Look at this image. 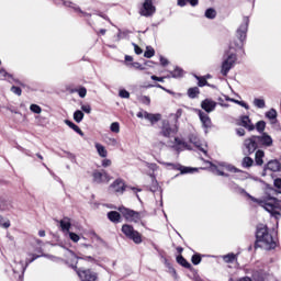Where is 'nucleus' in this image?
Returning <instances> with one entry per match:
<instances>
[{
	"instance_id": "obj_1",
	"label": "nucleus",
	"mask_w": 281,
	"mask_h": 281,
	"mask_svg": "<svg viewBox=\"0 0 281 281\" xmlns=\"http://www.w3.org/2000/svg\"><path fill=\"white\" fill-rule=\"evenodd\" d=\"M256 238H257L255 244L256 248L260 247L261 249H266V251H269L271 249H276L277 247L273 235L269 234V229L265 224H259L257 226Z\"/></svg>"
},
{
	"instance_id": "obj_2",
	"label": "nucleus",
	"mask_w": 281,
	"mask_h": 281,
	"mask_svg": "<svg viewBox=\"0 0 281 281\" xmlns=\"http://www.w3.org/2000/svg\"><path fill=\"white\" fill-rule=\"evenodd\" d=\"M238 193L245 194V196H248V199H250V201H254V203H258V205H260V207H263V210L266 212H269L270 214H272V216H276V218H278V216H280V213L278 211H276V210H278V205H280V203L278 202V198L270 196L267 200H258V199L254 198L251 194L247 193V191H245V189H243V188L238 189Z\"/></svg>"
},
{
	"instance_id": "obj_3",
	"label": "nucleus",
	"mask_w": 281,
	"mask_h": 281,
	"mask_svg": "<svg viewBox=\"0 0 281 281\" xmlns=\"http://www.w3.org/2000/svg\"><path fill=\"white\" fill-rule=\"evenodd\" d=\"M247 30H249V18L245 16L236 32L239 43L232 44L231 47H234L235 49H243L245 41L247 40Z\"/></svg>"
},
{
	"instance_id": "obj_4",
	"label": "nucleus",
	"mask_w": 281,
	"mask_h": 281,
	"mask_svg": "<svg viewBox=\"0 0 281 281\" xmlns=\"http://www.w3.org/2000/svg\"><path fill=\"white\" fill-rule=\"evenodd\" d=\"M244 271L245 273H251L254 281H278L273 274H269L262 270L245 268Z\"/></svg>"
},
{
	"instance_id": "obj_5",
	"label": "nucleus",
	"mask_w": 281,
	"mask_h": 281,
	"mask_svg": "<svg viewBox=\"0 0 281 281\" xmlns=\"http://www.w3.org/2000/svg\"><path fill=\"white\" fill-rule=\"evenodd\" d=\"M119 212L126 218V221H130V223H139L142 218H144V214L124 206H120Z\"/></svg>"
},
{
	"instance_id": "obj_6",
	"label": "nucleus",
	"mask_w": 281,
	"mask_h": 281,
	"mask_svg": "<svg viewBox=\"0 0 281 281\" xmlns=\"http://www.w3.org/2000/svg\"><path fill=\"white\" fill-rule=\"evenodd\" d=\"M238 57L235 53H228L222 63L221 74L222 76H227L232 68L236 65Z\"/></svg>"
},
{
	"instance_id": "obj_7",
	"label": "nucleus",
	"mask_w": 281,
	"mask_h": 281,
	"mask_svg": "<svg viewBox=\"0 0 281 281\" xmlns=\"http://www.w3.org/2000/svg\"><path fill=\"white\" fill-rule=\"evenodd\" d=\"M122 232L127 238H130V240H133V243H135L136 245H140L142 234H139V232L135 231V228H133V226H131L128 224H124L122 226Z\"/></svg>"
},
{
	"instance_id": "obj_8",
	"label": "nucleus",
	"mask_w": 281,
	"mask_h": 281,
	"mask_svg": "<svg viewBox=\"0 0 281 281\" xmlns=\"http://www.w3.org/2000/svg\"><path fill=\"white\" fill-rule=\"evenodd\" d=\"M244 148L246 150V155H254L260 145L258 144V138L256 136H251L244 140Z\"/></svg>"
},
{
	"instance_id": "obj_9",
	"label": "nucleus",
	"mask_w": 281,
	"mask_h": 281,
	"mask_svg": "<svg viewBox=\"0 0 281 281\" xmlns=\"http://www.w3.org/2000/svg\"><path fill=\"white\" fill-rule=\"evenodd\" d=\"M125 190H126V184L124 183L123 179H116L108 188V192L110 194H124Z\"/></svg>"
},
{
	"instance_id": "obj_10",
	"label": "nucleus",
	"mask_w": 281,
	"mask_h": 281,
	"mask_svg": "<svg viewBox=\"0 0 281 281\" xmlns=\"http://www.w3.org/2000/svg\"><path fill=\"white\" fill-rule=\"evenodd\" d=\"M157 12V8L153 4V0H145L139 9L140 16H153Z\"/></svg>"
},
{
	"instance_id": "obj_11",
	"label": "nucleus",
	"mask_w": 281,
	"mask_h": 281,
	"mask_svg": "<svg viewBox=\"0 0 281 281\" xmlns=\"http://www.w3.org/2000/svg\"><path fill=\"white\" fill-rule=\"evenodd\" d=\"M92 181L93 183H109L111 181V176L104 170H94L92 172Z\"/></svg>"
},
{
	"instance_id": "obj_12",
	"label": "nucleus",
	"mask_w": 281,
	"mask_h": 281,
	"mask_svg": "<svg viewBox=\"0 0 281 281\" xmlns=\"http://www.w3.org/2000/svg\"><path fill=\"white\" fill-rule=\"evenodd\" d=\"M75 269L77 271V274L79 276L81 281H95L98 280V274L90 269H78V267L75 266Z\"/></svg>"
},
{
	"instance_id": "obj_13",
	"label": "nucleus",
	"mask_w": 281,
	"mask_h": 281,
	"mask_svg": "<svg viewBox=\"0 0 281 281\" xmlns=\"http://www.w3.org/2000/svg\"><path fill=\"white\" fill-rule=\"evenodd\" d=\"M178 128L177 125L170 126V124L168 122H164L160 134L162 135V137H175V135H177L178 133Z\"/></svg>"
},
{
	"instance_id": "obj_14",
	"label": "nucleus",
	"mask_w": 281,
	"mask_h": 281,
	"mask_svg": "<svg viewBox=\"0 0 281 281\" xmlns=\"http://www.w3.org/2000/svg\"><path fill=\"white\" fill-rule=\"evenodd\" d=\"M256 137L259 148H271V146H273V138H271L269 134L263 133L262 135Z\"/></svg>"
},
{
	"instance_id": "obj_15",
	"label": "nucleus",
	"mask_w": 281,
	"mask_h": 281,
	"mask_svg": "<svg viewBox=\"0 0 281 281\" xmlns=\"http://www.w3.org/2000/svg\"><path fill=\"white\" fill-rule=\"evenodd\" d=\"M218 103H216V101L212 100V99H205L201 102V109H203V111H205V113H212L213 111L216 110V105Z\"/></svg>"
},
{
	"instance_id": "obj_16",
	"label": "nucleus",
	"mask_w": 281,
	"mask_h": 281,
	"mask_svg": "<svg viewBox=\"0 0 281 281\" xmlns=\"http://www.w3.org/2000/svg\"><path fill=\"white\" fill-rule=\"evenodd\" d=\"M195 113H198L204 128H210L212 126V119H210V115H207V113L201 110H195Z\"/></svg>"
},
{
	"instance_id": "obj_17",
	"label": "nucleus",
	"mask_w": 281,
	"mask_h": 281,
	"mask_svg": "<svg viewBox=\"0 0 281 281\" xmlns=\"http://www.w3.org/2000/svg\"><path fill=\"white\" fill-rule=\"evenodd\" d=\"M190 142L195 148H199L201 153H203L204 155H207V144H202L199 137H196L195 135H192L190 137Z\"/></svg>"
},
{
	"instance_id": "obj_18",
	"label": "nucleus",
	"mask_w": 281,
	"mask_h": 281,
	"mask_svg": "<svg viewBox=\"0 0 281 281\" xmlns=\"http://www.w3.org/2000/svg\"><path fill=\"white\" fill-rule=\"evenodd\" d=\"M170 146L171 148L176 149L177 153H181V150H190V147L188 146V144L182 142L179 137H175L173 144Z\"/></svg>"
},
{
	"instance_id": "obj_19",
	"label": "nucleus",
	"mask_w": 281,
	"mask_h": 281,
	"mask_svg": "<svg viewBox=\"0 0 281 281\" xmlns=\"http://www.w3.org/2000/svg\"><path fill=\"white\" fill-rule=\"evenodd\" d=\"M54 1L57 5L63 3V5H65L66 8H71L72 10H75V12H80V14H85V12L80 10V7H78L76 3L71 1H65V0H54Z\"/></svg>"
},
{
	"instance_id": "obj_20",
	"label": "nucleus",
	"mask_w": 281,
	"mask_h": 281,
	"mask_svg": "<svg viewBox=\"0 0 281 281\" xmlns=\"http://www.w3.org/2000/svg\"><path fill=\"white\" fill-rule=\"evenodd\" d=\"M280 161L278 160H270L266 167H265V172H267V170H270V172H280Z\"/></svg>"
},
{
	"instance_id": "obj_21",
	"label": "nucleus",
	"mask_w": 281,
	"mask_h": 281,
	"mask_svg": "<svg viewBox=\"0 0 281 281\" xmlns=\"http://www.w3.org/2000/svg\"><path fill=\"white\" fill-rule=\"evenodd\" d=\"M240 122L241 126H244V128H247V131H254L256 128V126L251 123V120L247 115L241 116Z\"/></svg>"
},
{
	"instance_id": "obj_22",
	"label": "nucleus",
	"mask_w": 281,
	"mask_h": 281,
	"mask_svg": "<svg viewBox=\"0 0 281 281\" xmlns=\"http://www.w3.org/2000/svg\"><path fill=\"white\" fill-rule=\"evenodd\" d=\"M144 117H145V120H148V122H150V124H157V122H159V120H161V114H151L148 112H144Z\"/></svg>"
},
{
	"instance_id": "obj_23",
	"label": "nucleus",
	"mask_w": 281,
	"mask_h": 281,
	"mask_svg": "<svg viewBox=\"0 0 281 281\" xmlns=\"http://www.w3.org/2000/svg\"><path fill=\"white\" fill-rule=\"evenodd\" d=\"M65 124L67 126H69V128H72V131H75V133H78V135H80V137H85V133L82 132V130H80V127L78 125H76V123H74L69 120H65Z\"/></svg>"
},
{
	"instance_id": "obj_24",
	"label": "nucleus",
	"mask_w": 281,
	"mask_h": 281,
	"mask_svg": "<svg viewBox=\"0 0 281 281\" xmlns=\"http://www.w3.org/2000/svg\"><path fill=\"white\" fill-rule=\"evenodd\" d=\"M108 218L111 223H120L122 221V215L116 211H111L108 213Z\"/></svg>"
},
{
	"instance_id": "obj_25",
	"label": "nucleus",
	"mask_w": 281,
	"mask_h": 281,
	"mask_svg": "<svg viewBox=\"0 0 281 281\" xmlns=\"http://www.w3.org/2000/svg\"><path fill=\"white\" fill-rule=\"evenodd\" d=\"M59 225L61 227L63 232L69 233V229H71V221L68 217H64L61 221H59Z\"/></svg>"
},
{
	"instance_id": "obj_26",
	"label": "nucleus",
	"mask_w": 281,
	"mask_h": 281,
	"mask_svg": "<svg viewBox=\"0 0 281 281\" xmlns=\"http://www.w3.org/2000/svg\"><path fill=\"white\" fill-rule=\"evenodd\" d=\"M265 151L261 149H258L255 154V161L256 166H262L265 164Z\"/></svg>"
},
{
	"instance_id": "obj_27",
	"label": "nucleus",
	"mask_w": 281,
	"mask_h": 281,
	"mask_svg": "<svg viewBox=\"0 0 281 281\" xmlns=\"http://www.w3.org/2000/svg\"><path fill=\"white\" fill-rule=\"evenodd\" d=\"M29 256H31V259L26 258L25 266L23 265V262H21L23 273H25V269H27L31 262H34V260H36L37 258H41V255L29 254Z\"/></svg>"
},
{
	"instance_id": "obj_28",
	"label": "nucleus",
	"mask_w": 281,
	"mask_h": 281,
	"mask_svg": "<svg viewBox=\"0 0 281 281\" xmlns=\"http://www.w3.org/2000/svg\"><path fill=\"white\" fill-rule=\"evenodd\" d=\"M95 148L98 151V155L101 156L102 158H106L109 155V151L106 150V147H104L102 144L100 143H95Z\"/></svg>"
},
{
	"instance_id": "obj_29",
	"label": "nucleus",
	"mask_w": 281,
	"mask_h": 281,
	"mask_svg": "<svg viewBox=\"0 0 281 281\" xmlns=\"http://www.w3.org/2000/svg\"><path fill=\"white\" fill-rule=\"evenodd\" d=\"M241 166L243 168H251L254 166V159L249 156L244 157Z\"/></svg>"
},
{
	"instance_id": "obj_30",
	"label": "nucleus",
	"mask_w": 281,
	"mask_h": 281,
	"mask_svg": "<svg viewBox=\"0 0 281 281\" xmlns=\"http://www.w3.org/2000/svg\"><path fill=\"white\" fill-rule=\"evenodd\" d=\"M74 120H75V122H77V124H80V122H82V120H85V113H82V111H80V110L75 111Z\"/></svg>"
},
{
	"instance_id": "obj_31",
	"label": "nucleus",
	"mask_w": 281,
	"mask_h": 281,
	"mask_svg": "<svg viewBox=\"0 0 281 281\" xmlns=\"http://www.w3.org/2000/svg\"><path fill=\"white\" fill-rule=\"evenodd\" d=\"M177 263L181 265V267H184L186 269H190V267H191L190 262H188V260H186V258H183V256L177 257Z\"/></svg>"
},
{
	"instance_id": "obj_32",
	"label": "nucleus",
	"mask_w": 281,
	"mask_h": 281,
	"mask_svg": "<svg viewBox=\"0 0 281 281\" xmlns=\"http://www.w3.org/2000/svg\"><path fill=\"white\" fill-rule=\"evenodd\" d=\"M211 166V170L212 172H215V175H217L218 177H227V175L223 171H221V169H218V167L212 162H209Z\"/></svg>"
},
{
	"instance_id": "obj_33",
	"label": "nucleus",
	"mask_w": 281,
	"mask_h": 281,
	"mask_svg": "<svg viewBox=\"0 0 281 281\" xmlns=\"http://www.w3.org/2000/svg\"><path fill=\"white\" fill-rule=\"evenodd\" d=\"M220 166H222L223 168H225V170H227L228 172H240V169L232 166V165H227L225 162L220 164Z\"/></svg>"
},
{
	"instance_id": "obj_34",
	"label": "nucleus",
	"mask_w": 281,
	"mask_h": 281,
	"mask_svg": "<svg viewBox=\"0 0 281 281\" xmlns=\"http://www.w3.org/2000/svg\"><path fill=\"white\" fill-rule=\"evenodd\" d=\"M199 93H200V91H199V88H198V87L190 88V89L188 90V95H189V98H191V99L196 98V95H199Z\"/></svg>"
},
{
	"instance_id": "obj_35",
	"label": "nucleus",
	"mask_w": 281,
	"mask_h": 281,
	"mask_svg": "<svg viewBox=\"0 0 281 281\" xmlns=\"http://www.w3.org/2000/svg\"><path fill=\"white\" fill-rule=\"evenodd\" d=\"M144 56L145 58H153V56H155V48L147 46Z\"/></svg>"
},
{
	"instance_id": "obj_36",
	"label": "nucleus",
	"mask_w": 281,
	"mask_h": 281,
	"mask_svg": "<svg viewBox=\"0 0 281 281\" xmlns=\"http://www.w3.org/2000/svg\"><path fill=\"white\" fill-rule=\"evenodd\" d=\"M165 262L167 265V268L169 269V273H171L175 280H177L179 278V276L177 274V270L170 263H168V260H166Z\"/></svg>"
},
{
	"instance_id": "obj_37",
	"label": "nucleus",
	"mask_w": 281,
	"mask_h": 281,
	"mask_svg": "<svg viewBox=\"0 0 281 281\" xmlns=\"http://www.w3.org/2000/svg\"><path fill=\"white\" fill-rule=\"evenodd\" d=\"M266 127H267V123H265V121H259L256 124V128H257L258 133H263Z\"/></svg>"
},
{
	"instance_id": "obj_38",
	"label": "nucleus",
	"mask_w": 281,
	"mask_h": 281,
	"mask_svg": "<svg viewBox=\"0 0 281 281\" xmlns=\"http://www.w3.org/2000/svg\"><path fill=\"white\" fill-rule=\"evenodd\" d=\"M225 98H227V95L223 94L222 97H220L217 99V102H218L220 106H224L225 109H227V106H229V104L225 103V102H227V99H225Z\"/></svg>"
},
{
	"instance_id": "obj_39",
	"label": "nucleus",
	"mask_w": 281,
	"mask_h": 281,
	"mask_svg": "<svg viewBox=\"0 0 281 281\" xmlns=\"http://www.w3.org/2000/svg\"><path fill=\"white\" fill-rule=\"evenodd\" d=\"M206 19H216V10L214 9H207L205 11Z\"/></svg>"
},
{
	"instance_id": "obj_40",
	"label": "nucleus",
	"mask_w": 281,
	"mask_h": 281,
	"mask_svg": "<svg viewBox=\"0 0 281 281\" xmlns=\"http://www.w3.org/2000/svg\"><path fill=\"white\" fill-rule=\"evenodd\" d=\"M266 117H268L269 120H276L278 117V112L271 109L266 113Z\"/></svg>"
},
{
	"instance_id": "obj_41",
	"label": "nucleus",
	"mask_w": 281,
	"mask_h": 281,
	"mask_svg": "<svg viewBox=\"0 0 281 281\" xmlns=\"http://www.w3.org/2000/svg\"><path fill=\"white\" fill-rule=\"evenodd\" d=\"M183 76V70L181 68H176L173 71H171L172 78H181Z\"/></svg>"
},
{
	"instance_id": "obj_42",
	"label": "nucleus",
	"mask_w": 281,
	"mask_h": 281,
	"mask_svg": "<svg viewBox=\"0 0 281 281\" xmlns=\"http://www.w3.org/2000/svg\"><path fill=\"white\" fill-rule=\"evenodd\" d=\"M254 104L257 106V109H265L266 106L263 99H255Z\"/></svg>"
},
{
	"instance_id": "obj_43",
	"label": "nucleus",
	"mask_w": 281,
	"mask_h": 281,
	"mask_svg": "<svg viewBox=\"0 0 281 281\" xmlns=\"http://www.w3.org/2000/svg\"><path fill=\"white\" fill-rule=\"evenodd\" d=\"M30 109L32 113H36L37 115L43 112V109H41V106L37 104H31Z\"/></svg>"
},
{
	"instance_id": "obj_44",
	"label": "nucleus",
	"mask_w": 281,
	"mask_h": 281,
	"mask_svg": "<svg viewBox=\"0 0 281 281\" xmlns=\"http://www.w3.org/2000/svg\"><path fill=\"white\" fill-rule=\"evenodd\" d=\"M224 262H234L236 260V255L228 254L223 257Z\"/></svg>"
},
{
	"instance_id": "obj_45",
	"label": "nucleus",
	"mask_w": 281,
	"mask_h": 281,
	"mask_svg": "<svg viewBox=\"0 0 281 281\" xmlns=\"http://www.w3.org/2000/svg\"><path fill=\"white\" fill-rule=\"evenodd\" d=\"M195 170L196 169L190 168V167H181L180 168L181 175L192 173V172H195Z\"/></svg>"
},
{
	"instance_id": "obj_46",
	"label": "nucleus",
	"mask_w": 281,
	"mask_h": 281,
	"mask_svg": "<svg viewBox=\"0 0 281 281\" xmlns=\"http://www.w3.org/2000/svg\"><path fill=\"white\" fill-rule=\"evenodd\" d=\"M110 130L112 133H120V123L113 122L110 126Z\"/></svg>"
},
{
	"instance_id": "obj_47",
	"label": "nucleus",
	"mask_w": 281,
	"mask_h": 281,
	"mask_svg": "<svg viewBox=\"0 0 281 281\" xmlns=\"http://www.w3.org/2000/svg\"><path fill=\"white\" fill-rule=\"evenodd\" d=\"M69 234V238L70 240H72V243H78V240H80V236L76 233H71V232H68Z\"/></svg>"
},
{
	"instance_id": "obj_48",
	"label": "nucleus",
	"mask_w": 281,
	"mask_h": 281,
	"mask_svg": "<svg viewBox=\"0 0 281 281\" xmlns=\"http://www.w3.org/2000/svg\"><path fill=\"white\" fill-rule=\"evenodd\" d=\"M77 92L80 98H87V88L81 87L77 90Z\"/></svg>"
},
{
	"instance_id": "obj_49",
	"label": "nucleus",
	"mask_w": 281,
	"mask_h": 281,
	"mask_svg": "<svg viewBox=\"0 0 281 281\" xmlns=\"http://www.w3.org/2000/svg\"><path fill=\"white\" fill-rule=\"evenodd\" d=\"M139 102H142L143 104H150V98L147 95H142L138 98Z\"/></svg>"
},
{
	"instance_id": "obj_50",
	"label": "nucleus",
	"mask_w": 281,
	"mask_h": 281,
	"mask_svg": "<svg viewBox=\"0 0 281 281\" xmlns=\"http://www.w3.org/2000/svg\"><path fill=\"white\" fill-rule=\"evenodd\" d=\"M119 95H120V98H124V99H130L131 98V93L128 91L124 90V89L120 90Z\"/></svg>"
},
{
	"instance_id": "obj_51",
	"label": "nucleus",
	"mask_w": 281,
	"mask_h": 281,
	"mask_svg": "<svg viewBox=\"0 0 281 281\" xmlns=\"http://www.w3.org/2000/svg\"><path fill=\"white\" fill-rule=\"evenodd\" d=\"M131 67H133L134 69H139V71H144L146 69V67L142 66V64L139 63H132Z\"/></svg>"
},
{
	"instance_id": "obj_52",
	"label": "nucleus",
	"mask_w": 281,
	"mask_h": 281,
	"mask_svg": "<svg viewBox=\"0 0 281 281\" xmlns=\"http://www.w3.org/2000/svg\"><path fill=\"white\" fill-rule=\"evenodd\" d=\"M191 260L193 265H201V256L199 255H193Z\"/></svg>"
},
{
	"instance_id": "obj_53",
	"label": "nucleus",
	"mask_w": 281,
	"mask_h": 281,
	"mask_svg": "<svg viewBox=\"0 0 281 281\" xmlns=\"http://www.w3.org/2000/svg\"><path fill=\"white\" fill-rule=\"evenodd\" d=\"M11 91L12 93H14L15 95H21V93H23V91L21 90V88L13 86L11 87Z\"/></svg>"
},
{
	"instance_id": "obj_54",
	"label": "nucleus",
	"mask_w": 281,
	"mask_h": 281,
	"mask_svg": "<svg viewBox=\"0 0 281 281\" xmlns=\"http://www.w3.org/2000/svg\"><path fill=\"white\" fill-rule=\"evenodd\" d=\"M81 111H83V113H91V105L89 104H85V105H81Z\"/></svg>"
},
{
	"instance_id": "obj_55",
	"label": "nucleus",
	"mask_w": 281,
	"mask_h": 281,
	"mask_svg": "<svg viewBox=\"0 0 281 281\" xmlns=\"http://www.w3.org/2000/svg\"><path fill=\"white\" fill-rule=\"evenodd\" d=\"M196 78L199 80L198 82L199 87H205L207 85V80L205 78H199V77Z\"/></svg>"
},
{
	"instance_id": "obj_56",
	"label": "nucleus",
	"mask_w": 281,
	"mask_h": 281,
	"mask_svg": "<svg viewBox=\"0 0 281 281\" xmlns=\"http://www.w3.org/2000/svg\"><path fill=\"white\" fill-rule=\"evenodd\" d=\"M135 54H137V56H139L140 54H143V49L137 45V44H133Z\"/></svg>"
},
{
	"instance_id": "obj_57",
	"label": "nucleus",
	"mask_w": 281,
	"mask_h": 281,
	"mask_svg": "<svg viewBox=\"0 0 281 281\" xmlns=\"http://www.w3.org/2000/svg\"><path fill=\"white\" fill-rule=\"evenodd\" d=\"M68 258H71V260H75V262H78V256L74 251H68Z\"/></svg>"
},
{
	"instance_id": "obj_58",
	"label": "nucleus",
	"mask_w": 281,
	"mask_h": 281,
	"mask_svg": "<svg viewBox=\"0 0 281 281\" xmlns=\"http://www.w3.org/2000/svg\"><path fill=\"white\" fill-rule=\"evenodd\" d=\"M111 159H103L102 160V166L103 168H109V166H111Z\"/></svg>"
},
{
	"instance_id": "obj_59",
	"label": "nucleus",
	"mask_w": 281,
	"mask_h": 281,
	"mask_svg": "<svg viewBox=\"0 0 281 281\" xmlns=\"http://www.w3.org/2000/svg\"><path fill=\"white\" fill-rule=\"evenodd\" d=\"M164 146H166V144H164L162 142H156L154 144V147L155 148H159V150H161V148H164Z\"/></svg>"
},
{
	"instance_id": "obj_60",
	"label": "nucleus",
	"mask_w": 281,
	"mask_h": 281,
	"mask_svg": "<svg viewBox=\"0 0 281 281\" xmlns=\"http://www.w3.org/2000/svg\"><path fill=\"white\" fill-rule=\"evenodd\" d=\"M236 133L239 137H245V130L244 128H238L236 130Z\"/></svg>"
},
{
	"instance_id": "obj_61",
	"label": "nucleus",
	"mask_w": 281,
	"mask_h": 281,
	"mask_svg": "<svg viewBox=\"0 0 281 281\" xmlns=\"http://www.w3.org/2000/svg\"><path fill=\"white\" fill-rule=\"evenodd\" d=\"M160 64L162 65V67H166V65H168V60L165 57L160 56Z\"/></svg>"
},
{
	"instance_id": "obj_62",
	"label": "nucleus",
	"mask_w": 281,
	"mask_h": 281,
	"mask_svg": "<svg viewBox=\"0 0 281 281\" xmlns=\"http://www.w3.org/2000/svg\"><path fill=\"white\" fill-rule=\"evenodd\" d=\"M274 186H276V188H279V190H281V179H276Z\"/></svg>"
},
{
	"instance_id": "obj_63",
	"label": "nucleus",
	"mask_w": 281,
	"mask_h": 281,
	"mask_svg": "<svg viewBox=\"0 0 281 281\" xmlns=\"http://www.w3.org/2000/svg\"><path fill=\"white\" fill-rule=\"evenodd\" d=\"M1 227H4V229H8V227H10V221H5L4 223L0 224Z\"/></svg>"
},
{
	"instance_id": "obj_64",
	"label": "nucleus",
	"mask_w": 281,
	"mask_h": 281,
	"mask_svg": "<svg viewBox=\"0 0 281 281\" xmlns=\"http://www.w3.org/2000/svg\"><path fill=\"white\" fill-rule=\"evenodd\" d=\"M237 281H254V280H251V278L249 277H243V278H239Z\"/></svg>"
}]
</instances>
